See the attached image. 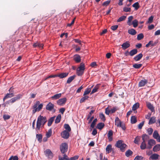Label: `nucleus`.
I'll return each mask as SVG.
<instances>
[{
	"instance_id": "f257e3e1",
	"label": "nucleus",
	"mask_w": 160,
	"mask_h": 160,
	"mask_svg": "<svg viewBox=\"0 0 160 160\" xmlns=\"http://www.w3.org/2000/svg\"><path fill=\"white\" fill-rule=\"evenodd\" d=\"M47 120L45 117L39 116L38 118L36 124V127L35 128L37 133H38L40 130L41 128L44 126L47 122Z\"/></svg>"
},
{
	"instance_id": "f03ea898",
	"label": "nucleus",
	"mask_w": 160,
	"mask_h": 160,
	"mask_svg": "<svg viewBox=\"0 0 160 160\" xmlns=\"http://www.w3.org/2000/svg\"><path fill=\"white\" fill-rule=\"evenodd\" d=\"M142 138L143 141L140 146V148L141 149L144 150L147 148L146 141L149 138V137L147 135L145 134L142 136Z\"/></svg>"
},
{
	"instance_id": "7ed1b4c3",
	"label": "nucleus",
	"mask_w": 160,
	"mask_h": 160,
	"mask_svg": "<svg viewBox=\"0 0 160 160\" xmlns=\"http://www.w3.org/2000/svg\"><path fill=\"white\" fill-rule=\"evenodd\" d=\"M84 69V64L83 63H81L80 66L77 69V73L78 75V76L82 75L83 73Z\"/></svg>"
},
{
	"instance_id": "20e7f679",
	"label": "nucleus",
	"mask_w": 160,
	"mask_h": 160,
	"mask_svg": "<svg viewBox=\"0 0 160 160\" xmlns=\"http://www.w3.org/2000/svg\"><path fill=\"white\" fill-rule=\"evenodd\" d=\"M68 145L66 143H63L61 144L60 146V150L62 153H64L66 152L68 149Z\"/></svg>"
},
{
	"instance_id": "39448f33",
	"label": "nucleus",
	"mask_w": 160,
	"mask_h": 160,
	"mask_svg": "<svg viewBox=\"0 0 160 160\" xmlns=\"http://www.w3.org/2000/svg\"><path fill=\"white\" fill-rule=\"evenodd\" d=\"M122 142V141L119 140L117 142L115 145L116 147L119 148L122 151H123L126 146V144L123 143Z\"/></svg>"
},
{
	"instance_id": "423d86ee",
	"label": "nucleus",
	"mask_w": 160,
	"mask_h": 160,
	"mask_svg": "<svg viewBox=\"0 0 160 160\" xmlns=\"http://www.w3.org/2000/svg\"><path fill=\"white\" fill-rule=\"evenodd\" d=\"M44 153L45 156L49 159L52 158L53 157V153L49 149H47L44 151Z\"/></svg>"
},
{
	"instance_id": "0eeeda50",
	"label": "nucleus",
	"mask_w": 160,
	"mask_h": 160,
	"mask_svg": "<svg viewBox=\"0 0 160 160\" xmlns=\"http://www.w3.org/2000/svg\"><path fill=\"white\" fill-rule=\"evenodd\" d=\"M13 89V88L12 87H11L9 90V91H11V92L10 93H7L5 97L3 99V101H4L5 99H7L8 98H11L14 96V94L13 93V92L12 91V90Z\"/></svg>"
},
{
	"instance_id": "6e6552de",
	"label": "nucleus",
	"mask_w": 160,
	"mask_h": 160,
	"mask_svg": "<svg viewBox=\"0 0 160 160\" xmlns=\"http://www.w3.org/2000/svg\"><path fill=\"white\" fill-rule=\"evenodd\" d=\"M156 144L155 141L152 139H151L148 141V146L147 148L148 149H151L152 146Z\"/></svg>"
},
{
	"instance_id": "1a4fd4ad",
	"label": "nucleus",
	"mask_w": 160,
	"mask_h": 160,
	"mask_svg": "<svg viewBox=\"0 0 160 160\" xmlns=\"http://www.w3.org/2000/svg\"><path fill=\"white\" fill-rule=\"evenodd\" d=\"M22 95L21 94H19L17 95L15 97L11 98L9 102L11 103H13L17 101H18L22 97Z\"/></svg>"
},
{
	"instance_id": "9d476101",
	"label": "nucleus",
	"mask_w": 160,
	"mask_h": 160,
	"mask_svg": "<svg viewBox=\"0 0 160 160\" xmlns=\"http://www.w3.org/2000/svg\"><path fill=\"white\" fill-rule=\"evenodd\" d=\"M62 137L65 139H67L69 136V132L64 131L61 133Z\"/></svg>"
},
{
	"instance_id": "9b49d317",
	"label": "nucleus",
	"mask_w": 160,
	"mask_h": 160,
	"mask_svg": "<svg viewBox=\"0 0 160 160\" xmlns=\"http://www.w3.org/2000/svg\"><path fill=\"white\" fill-rule=\"evenodd\" d=\"M67 100L66 98H62L59 99L57 101V104L59 105H62L65 103Z\"/></svg>"
},
{
	"instance_id": "f8f14e48",
	"label": "nucleus",
	"mask_w": 160,
	"mask_h": 160,
	"mask_svg": "<svg viewBox=\"0 0 160 160\" xmlns=\"http://www.w3.org/2000/svg\"><path fill=\"white\" fill-rule=\"evenodd\" d=\"M54 107V105L51 102H49L47 104L46 107V108L47 110L51 111L52 110Z\"/></svg>"
},
{
	"instance_id": "ddd939ff",
	"label": "nucleus",
	"mask_w": 160,
	"mask_h": 160,
	"mask_svg": "<svg viewBox=\"0 0 160 160\" xmlns=\"http://www.w3.org/2000/svg\"><path fill=\"white\" fill-rule=\"evenodd\" d=\"M115 124L118 127H121L122 123L118 118L117 117L115 119Z\"/></svg>"
},
{
	"instance_id": "4468645a",
	"label": "nucleus",
	"mask_w": 160,
	"mask_h": 160,
	"mask_svg": "<svg viewBox=\"0 0 160 160\" xmlns=\"http://www.w3.org/2000/svg\"><path fill=\"white\" fill-rule=\"evenodd\" d=\"M69 74L68 72H63L57 75V76L61 78H62L67 77Z\"/></svg>"
},
{
	"instance_id": "2eb2a0df",
	"label": "nucleus",
	"mask_w": 160,
	"mask_h": 160,
	"mask_svg": "<svg viewBox=\"0 0 160 160\" xmlns=\"http://www.w3.org/2000/svg\"><path fill=\"white\" fill-rule=\"evenodd\" d=\"M113 132L112 130H109L108 134V139L109 141H111L112 140V136L113 135Z\"/></svg>"
},
{
	"instance_id": "dca6fc26",
	"label": "nucleus",
	"mask_w": 160,
	"mask_h": 160,
	"mask_svg": "<svg viewBox=\"0 0 160 160\" xmlns=\"http://www.w3.org/2000/svg\"><path fill=\"white\" fill-rule=\"evenodd\" d=\"M130 46V44L128 42H126L124 43L122 45V48L124 50L128 48Z\"/></svg>"
},
{
	"instance_id": "f3484780",
	"label": "nucleus",
	"mask_w": 160,
	"mask_h": 160,
	"mask_svg": "<svg viewBox=\"0 0 160 160\" xmlns=\"http://www.w3.org/2000/svg\"><path fill=\"white\" fill-rule=\"evenodd\" d=\"M43 46V45L42 43H40L39 42H37L34 43L33 45V46L34 47H38L41 49L42 48Z\"/></svg>"
},
{
	"instance_id": "a211bd4d",
	"label": "nucleus",
	"mask_w": 160,
	"mask_h": 160,
	"mask_svg": "<svg viewBox=\"0 0 160 160\" xmlns=\"http://www.w3.org/2000/svg\"><path fill=\"white\" fill-rule=\"evenodd\" d=\"M147 82L148 81L146 79L142 80L139 83V87L144 86Z\"/></svg>"
},
{
	"instance_id": "6ab92c4d",
	"label": "nucleus",
	"mask_w": 160,
	"mask_h": 160,
	"mask_svg": "<svg viewBox=\"0 0 160 160\" xmlns=\"http://www.w3.org/2000/svg\"><path fill=\"white\" fill-rule=\"evenodd\" d=\"M38 106L36 109L33 110V113H34L36 112L39 111L42 108L43 104H39Z\"/></svg>"
},
{
	"instance_id": "aec40b11",
	"label": "nucleus",
	"mask_w": 160,
	"mask_h": 160,
	"mask_svg": "<svg viewBox=\"0 0 160 160\" xmlns=\"http://www.w3.org/2000/svg\"><path fill=\"white\" fill-rule=\"evenodd\" d=\"M128 32L130 34L132 35H135L137 33V32L136 30L133 28H131L129 29L128 30Z\"/></svg>"
},
{
	"instance_id": "412c9836",
	"label": "nucleus",
	"mask_w": 160,
	"mask_h": 160,
	"mask_svg": "<svg viewBox=\"0 0 160 160\" xmlns=\"http://www.w3.org/2000/svg\"><path fill=\"white\" fill-rule=\"evenodd\" d=\"M160 150V144L156 145L153 148V151L155 152L158 151Z\"/></svg>"
},
{
	"instance_id": "4be33fe9",
	"label": "nucleus",
	"mask_w": 160,
	"mask_h": 160,
	"mask_svg": "<svg viewBox=\"0 0 160 160\" xmlns=\"http://www.w3.org/2000/svg\"><path fill=\"white\" fill-rule=\"evenodd\" d=\"M73 59L77 62H79L81 61L80 57L78 55H76L74 56Z\"/></svg>"
},
{
	"instance_id": "5701e85b",
	"label": "nucleus",
	"mask_w": 160,
	"mask_h": 160,
	"mask_svg": "<svg viewBox=\"0 0 160 160\" xmlns=\"http://www.w3.org/2000/svg\"><path fill=\"white\" fill-rule=\"evenodd\" d=\"M61 93H58L52 96L51 98L53 100H56L58 99L61 96Z\"/></svg>"
},
{
	"instance_id": "b1692460",
	"label": "nucleus",
	"mask_w": 160,
	"mask_h": 160,
	"mask_svg": "<svg viewBox=\"0 0 160 160\" xmlns=\"http://www.w3.org/2000/svg\"><path fill=\"white\" fill-rule=\"evenodd\" d=\"M142 54L140 53L136 56L134 58V60L136 61H138L142 57Z\"/></svg>"
},
{
	"instance_id": "393cba45",
	"label": "nucleus",
	"mask_w": 160,
	"mask_h": 160,
	"mask_svg": "<svg viewBox=\"0 0 160 160\" xmlns=\"http://www.w3.org/2000/svg\"><path fill=\"white\" fill-rule=\"evenodd\" d=\"M93 86H91L90 88H88L84 91L83 94V96L86 95L88 94L91 92L92 88L93 87Z\"/></svg>"
},
{
	"instance_id": "a878e982",
	"label": "nucleus",
	"mask_w": 160,
	"mask_h": 160,
	"mask_svg": "<svg viewBox=\"0 0 160 160\" xmlns=\"http://www.w3.org/2000/svg\"><path fill=\"white\" fill-rule=\"evenodd\" d=\"M106 150L107 153H110L112 150V145L111 144L107 145L106 148Z\"/></svg>"
},
{
	"instance_id": "bb28decb",
	"label": "nucleus",
	"mask_w": 160,
	"mask_h": 160,
	"mask_svg": "<svg viewBox=\"0 0 160 160\" xmlns=\"http://www.w3.org/2000/svg\"><path fill=\"white\" fill-rule=\"evenodd\" d=\"M147 106L148 108L152 112H153L154 111V108L150 103L148 102L147 103Z\"/></svg>"
},
{
	"instance_id": "cd10ccee",
	"label": "nucleus",
	"mask_w": 160,
	"mask_h": 160,
	"mask_svg": "<svg viewBox=\"0 0 160 160\" xmlns=\"http://www.w3.org/2000/svg\"><path fill=\"white\" fill-rule=\"evenodd\" d=\"M159 157L158 154H154L151 155L150 158L152 160H156L158 159Z\"/></svg>"
},
{
	"instance_id": "c85d7f7f",
	"label": "nucleus",
	"mask_w": 160,
	"mask_h": 160,
	"mask_svg": "<svg viewBox=\"0 0 160 160\" xmlns=\"http://www.w3.org/2000/svg\"><path fill=\"white\" fill-rule=\"evenodd\" d=\"M55 118V116L51 117L50 119L49 120L48 125V126H50L52 124V122L53 121L54 118Z\"/></svg>"
},
{
	"instance_id": "c756f323",
	"label": "nucleus",
	"mask_w": 160,
	"mask_h": 160,
	"mask_svg": "<svg viewBox=\"0 0 160 160\" xmlns=\"http://www.w3.org/2000/svg\"><path fill=\"white\" fill-rule=\"evenodd\" d=\"M138 52L137 50L135 49L132 50L129 52L130 55L131 56H133L134 55L136 54Z\"/></svg>"
},
{
	"instance_id": "7c9ffc66",
	"label": "nucleus",
	"mask_w": 160,
	"mask_h": 160,
	"mask_svg": "<svg viewBox=\"0 0 160 160\" xmlns=\"http://www.w3.org/2000/svg\"><path fill=\"white\" fill-rule=\"evenodd\" d=\"M141 139V137L140 136H137L136 138H135L134 140V142L135 143L138 144L139 142L140 141Z\"/></svg>"
},
{
	"instance_id": "2f4dec72",
	"label": "nucleus",
	"mask_w": 160,
	"mask_h": 160,
	"mask_svg": "<svg viewBox=\"0 0 160 160\" xmlns=\"http://www.w3.org/2000/svg\"><path fill=\"white\" fill-rule=\"evenodd\" d=\"M75 75H73L69 77L67 81V82L68 83H70L75 78Z\"/></svg>"
},
{
	"instance_id": "473e14b6",
	"label": "nucleus",
	"mask_w": 160,
	"mask_h": 160,
	"mask_svg": "<svg viewBox=\"0 0 160 160\" xmlns=\"http://www.w3.org/2000/svg\"><path fill=\"white\" fill-rule=\"evenodd\" d=\"M89 98V97L85 95L84 97H82L80 101V103H82L83 102H84L86 100L88 99Z\"/></svg>"
},
{
	"instance_id": "72a5a7b5",
	"label": "nucleus",
	"mask_w": 160,
	"mask_h": 160,
	"mask_svg": "<svg viewBox=\"0 0 160 160\" xmlns=\"http://www.w3.org/2000/svg\"><path fill=\"white\" fill-rule=\"evenodd\" d=\"M133 19V17L132 16H129L128 18V21H127L128 24L131 26L132 25L131 21Z\"/></svg>"
},
{
	"instance_id": "f704fd0d",
	"label": "nucleus",
	"mask_w": 160,
	"mask_h": 160,
	"mask_svg": "<svg viewBox=\"0 0 160 160\" xmlns=\"http://www.w3.org/2000/svg\"><path fill=\"white\" fill-rule=\"evenodd\" d=\"M139 107V103H136L134 104L132 107V110L135 111L138 109Z\"/></svg>"
},
{
	"instance_id": "c9c22d12",
	"label": "nucleus",
	"mask_w": 160,
	"mask_h": 160,
	"mask_svg": "<svg viewBox=\"0 0 160 160\" xmlns=\"http://www.w3.org/2000/svg\"><path fill=\"white\" fill-rule=\"evenodd\" d=\"M104 126V124L103 123L101 122L98 123L97 126V128L98 129H101Z\"/></svg>"
},
{
	"instance_id": "e433bc0d",
	"label": "nucleus",
	"mask_w": 160,
	"mask_h": 160,
	"mask_svg": "<svg viewBox=\"0 0 160 160\" xmlns=\"http://www.w3.org/2000/svg\"><path fill=\"white\" fill-rule=\"evenodd\" d=\"M61 116L60 114H59L57 117L56 119L55 120V123H59L61 120Z\"/></svg>"
},
{
	"instance_id": "4c0bfd02",
	"label": "nucleus",
	"mask_w": 160,
	"mask_h": 160,
	"mask_svg": "<svg viewBox=\"0 0 160 160\" xmlns=\"http://www.w3.org/2000/svg\"><path fill=\"white\" fill-rule=\"evenodd\" d=\"M153 137L155 139H156L159 136V134L157 131H155L153 132Z\"/></svg>"
},
{
	"instance_id": "58836bf2",
	"label": "nucleus",
	"mask_w": 160,
	"mask_h": 160,
	"mask_svg": "<svg viewBox=\"0 0 160 160\" xmlns=\"http://www.w3.org/2000/svg\"><path fill=\"white\" fill-rule=\"evenodd\" d=\"M64 128L67 130V131L70 132L71 130V129L68 124H65L64 126Z\"/></svg>"
},
{
	"instance_id": "ea45409f",
	"label": "nucleus",
	"mask_w": 160,
	"mask_h": 160,
	"mask_svg": "<svg viewBox=\"0 0 160 160\" xmlns=\"http://www.w3.org/2000/svg\"><path fill=\"white\" fill-rule=\"evenodd\" d=\"M137 122L136 117L135 116H132L131 117V122L132 124L135 123Z\"/></svg>"
},
{
	"instance_id": "a19ab883",
	"label": "nucleus",
	"mask_w": 160,
	"mask_h": 160,
	"mask_svg": "<svg viewBox=\"0 0 160 160\" xmlns=\"http://www.w3.org/2000/svg\"><path fill=\"white\" fill-rule=\"evenodd\" d=\"M52 134V130L51 129H49L46 134V136L47 138L50 137Z\"/></svg>"
},
{
	"instance_id": "79ce46f5",
	"label": "nucleus",
	"mask_w": 160,
	"mask_h": 160,
	"mask_svg": "<svg viewBox=\"0 0 160 160\" xmlns=\"http://www.w3.org/2000/svg\"><path fill=\"white\" fill-rule=\"evenodd\" d=\"M133 24L134 28H136L138 25V21L136 19L134 20L132 22V24Z\"/></svg>"
},
{
	"instance_id": "37998d69",
	"label": "nucleus",
	"mask_w": 160,
	"mask_h": 160,
	"mask_svg": "<svg viewBox=\"0 0 160 160\" xmlns=\"http://www.w3.org/2000/svg\"><path fill=\"white\" fill-rule=\"evenodd\" d=\"M142 65L141 64H135L133 65V67L137 69H138L140 68Z\"/></svg>"
},
{
	"instance_id": "c03bdc74",
	"label": "nucleus",
	"mask_w": 160,
	"mask_h": 160,
	"mask_svg": "<svg viewBox=\"0 0 160 160\" xmlns=\"http://www.w3.org/2000/svg\"><path fill=\"white\" fill-rule=\"evenodd\" d=\"M132 152L131 150H128L126 152L125 155L127 157H129L132 154Z\"/></svg>"
},
{
	"instance_id": "a18cd8bd",
	"label": "nucleus",
	"mask_w": 160,
	"mask_h": 160,
	"mask_svg": "<svg viewBox=\"0 0 160 160\" xmlns=\"http://www.w3.org/2000/svg\"><path fill=\"white\" fill-rule=\"evenodd\" d=\"M155 122V118L154 117H152L150 119L149 122V124H152L154 123Z\"/></svg>"
},
{
	"instance_id": "49530a36",
	"label": "nucleus",
	"mask_w": 160,
	"mask_h": 160,
	"mask_svg": "<svg viewBox=\"0 0 160 160\" xmlns=\"http://www.w3.org/2000/svg\"><path fill=\"white\" fill-rule=\"evenodd\" d=\"M126 18V16H122L119 18V19L117 20V22H121V21H122L125 20Z\"/></svg>"
},
{
	"instance_id": "de8ad7c7",
	"label": "nucleus",
	"mask_w": 160,
	"mask_h": 160,
	"mask_svg": "<svg viewBox=\"0 0 160 160\" xmlns=\"http://www.w3.org/2000/svg\"><path fill=\"white\" fill-rule=\"evenodd\" d=\"M98 88V86L97 85L94 88L92 89L91 94H92L93 93L97 91V90Z\"/></svg>"
},
{
	"instance_id": "09e8293b",
	"label": "nucleus",
	"mask_w": 160,
	"mask_h": 160,
	"mask_svg": "<svg viewBox=\"0 0 160 160\" xmlns=\"http://www.w3.org/2000/svg\"><path fill=\"white\" fill-rule=\"evenodd\" d=\"M97 121V119H95L93 122H92L91 125V127L92 128H94L95 125L96 124V122Z\"/></svg>"
},
{
	"instance_id": "8fccbe9b",
	"label": "nucleus",
	"mask_w": 160,
	"mask_h": 160,
	"mask_svg": "<svg viewBox=\"0 0 160 160\" xmlns=\"http://www.w3.org/2000/svg\"><path fill=\"white\" fill-rule=\"evenodd\" d=\"M59 160H69V159L67 155L64 154L63 157L59 158Z\"/></svg>"
},
{
	"instance_id": "3c124183",
	"label": "nucleus",
	"mask_w": 160,
	"mask_h": 160,
	"mask_svg": "<svg viewBox=\"0 0 160 160\" xmlns=\"http://www.w3.org/2000/svg\"><path fill=\"white\" fill-rule=\"evenodd\" d=\"M144 37L142 33H140L138 35L137 39L138 40H140L142 39Z\"/></svg>"
},
{
	"instance_id": "603ef678",
	"label": "nucleus",
	"mask_w": 160,
	"mask_h": 160,
	"mask_svg": "<svg viewBox=\"0 0 160 160\" xmlns=\"http://www.w3.org/2000/svg\"><path fill=\"white\" fill-rule=\"evenodd\" d=\"M36 137H37V138L38 139V141L39 142H41L42 138V136L41 134H37L36 135Z\"/></svg>"
},
{
	"instance_id": "864d4df0",
	"label": "nucleus",
	"mask_w": 160,
	"mask_h": 160,
	"mask_svg": "<svg viewBox=\"0 0 160 160\" xmlns=\"http://www.w3.org/2000/svg\"><path fill=\"white\" fill-rule=\"evenodd\" d=\"M40 104V102L39 101H37L34 104L33 106V109H36L37 108V107L38 105Z\"/></svg>"
},
{
	"instance_id": "5fc2aeb1",
	"label": "nucleus",
	"mask_w": 160,
	"mask_h": 160,
	"mask_svg": "<svg viewBox=\"0 0 160 160\" xmlns=\"http://www.w3.org/2000/svg\"><path fill=\"white\" fill-rule=\"evenodd\" d=\"M100 119L103 121H105V117L104 115L102 113H101L99 115Z\"/></svg>"
},
{
	"instance_id": "6e6d98bb",
	"label": "nucleus",
	"mask_w": 160,
	"mask_h": 160,
	"mask_svg": "<svg viewBox=\"0 0 160 160\" xmlns=\"http://www.w3.org/2000/svg\"><path fill=\"white\" fill-rule=\"evenodd\" d=\"M134 160H143V158L141 156H137Z\"/></svg>"
},
{
	"instance_id": "4d7b16f0",
	"label": "nucleus",
	"mask_w": 160,
	"mask_h": 160,
	"mask_svg": "<svg viewBox=\"0 0 160 160\" xmlns=\"http://www.w3.org/2000/svg\"><path fill=\"white\" fill-rule=\"evenodd\" d=\"M153 16H151L149 18L147 23H152L153 21Z\"/></svg>"
},
{
	"instance_id": "13d9d810",
	"label": "nucleus",
	"mask_w": 160,
	"mask_h": 160,
	"mask_svg": "<svg viewBox=\"0 0 160 160\" xmlns=\"http://www.w3.org/2000/svg\"><path fill=\"white\" fill-rule=\"evenodd\" d=\"M117 109H118V108L117 107H113L112 109H111L110 110L111 113H113L115 112Z\"/></svg>"
},
{
	"instance_id": "bf43d9fd",
	"label": "nucleus",
	"mask_w": 160,
	"mask_h": 160,
	"mask_svg": "<svg viewBox=\"0 0 160 160\" xmlns=\"http://www.w3.org/2000/svg\"><path fill=\"white\" fill-rule=\"evenodd\" d=\"M147 131L149 135H151L152 134V133L153 131V129L151 128H148L147 130Z\"/></svg>"
},
{
	"instance_id": "052dcab7",
	"label": "nucleus",
	"mask_w": 160,
	"mask_h": 160,
	"mask_svg": "<svg viewBox=\"0 0 160 160\" xmlns=\"http://www.w3.org/2000/svg\"><path fill=\"white\" fill-rule=\"evenodd\" d=\"M132 7L135 8L136 9H138L139 7L138 3V2L134 3L132 5Z\"/></svg>"
},
{
	"instance_id": "680f3d73",
	"label": "nucleus",
	"mask_w": 160,
	"mask_h": 160,
	"mask_svg": "<svg viewBox=\"0 0 160 160\" xmlns=\"http://www.w3.org/2000/svg\"><path fill=\"white\" fill-rule=\"evenodd\" d=\"M123 10L125 12H130L131 11V8H129L124 7L123 8Z\"/></svg>"
},
{
	"instance_id": "e2e57ef3",
	"label": "nucleus",
	"mask_w": 160,
	"mask_h": 160,
	"mask_svg": "<svg viewBox=\"0 0 160 160\" xmlns=\"http://www.w3.org/2000/svg\"><path fill=\"white\" fill-rule=\"evenodd\" d=\"M111 112L110 110H109V107L106 108L105 109V113L108 115L109 114L110 112Z\"/></svg>"
},
{
	"instance_id": "0e129e2a",
	"label": "nucleus",
	"mask_w": 160,
	"mask_h": 160,
	"mask_svg": "<svg viewBox=\"0 0 160 160\" xmlns=\"http://www.w3.org/2000/svg\"><path fill=\"white\" fill-rule=\"evenodd\" d=\"M94 112V110H92L91 111V112H89V114H88L87 117V120H88L89 119V118L91 117V115Z\"/></svg>"
},
{
	"instance_id": "69168bd1",
	"label": "nucleus",
	"mask_w": 160,
	"mask_h": 160,
	"mask_svg": "<svg viewBox=\"0 0 160 160\" xmlns=\"http://www.w3.org/2000/svg\"><path fill=\"white\" fill-rule=\"evenodd\" d=\"M10 116L8 115H4L3 116V118L4 120H6L9 119L10 118Z\"/></svg>"
},
{
	"instance_id": "338daca9",
	"label": "nucleus",
	"mask_w": 160,
	"mask_h": 160,
	"mask_svg": "<svg viewBox=\"0 0 160 160\" xmlns=\"http://www.w3.org/2000/svg\"><path fill=\"white\" fill-rule=\"evenodd\" d=\"M79 157L78 156H75L71 158L69 160H75L77 159Z\"/></svg>"
},
{
	"instance_id": "774afa93",
	"label": "nucleus",
	"mask_w": 160,
	"mask_h": 160,
	"mask_svg": "<svg viewBox=\"0 0 160 160\" xmlns=\"http://www.w3.org/2000/svg\"><path fill=\"white\" fill-rule=\"evenodd\" d=\"M144 125V122H142L140 123L138 125V128L139 129H141L142 128V127Z\"/></svg>"
}]
</instances>
